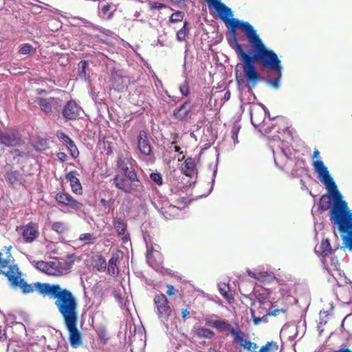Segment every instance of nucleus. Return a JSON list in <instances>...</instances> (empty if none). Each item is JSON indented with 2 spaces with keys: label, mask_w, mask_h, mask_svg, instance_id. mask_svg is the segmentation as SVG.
I'll use <instances>...</instances> for the list:
<instances>
[{
  "label": "nucleus",
  "mask_w": 352,
  "mask_h": 352,
  "mask_svg": "<svg viewBox=\"0 0 352 352\" xmlns=\"http://www.w3.org/2000/svg\"><path fill=\"white\" fill-rule=\"evenodd\" d=\"M10 260L2 259L0 252V274H4L8 279L12 289H20L25 294L37 290L43 296L56 299L55 305L61 315L63 324L78 320V302L73 294L59 285H50L36 282L28 284L22 277L16 265H9Z\"/></svg>",
  "instance_id": "nucleus-1"
},
{
  "label": "nucleus",
  "mask_w": 352,
  "mask_h": 352,
  "mask_svg": "<svg viewBox=\"0 0 352 352\" xmlns=\"http://www.w3.org/2000/svg\"><path fill=\"white\" fill-rule=\"evenodd\" d=\"M314 170L318 175L319 180L325 186L333 201L330 211V220L334 224L342 223L343 221L352 218V212L348 207L346 201L343 200L342 195L338 190L333 178L329 173L327 167L322 160L314 161Z\"/></svg>",
  "instance_id": "nucleus-2"
},
{
  "label": "nucleus",
  "mask_w": 352,
  "mask_h": 352,
  "mask_svg": "<svg viewBox=\"0 0 352 352\" xmlns=\"http://www.w3.org/2000/svg\"><path fill=\"white\" fill-rule=\"evenodd\" d=\"M133 162L129 157L118 158V167L125 177L117 175L113 177V183L118 189L124 192L141 198L146 194V188L133 168Z\"/></svg>",
  "instance_id": "nucleus-3"
},
{
  "label": "nucleus",
  "mask_w": 352,
  "mask_h": 352,
  "mask_svg": "<svg viewBox=\"0 0 352 352\" xmlns=\"http://www.w3.org/2000/svg\"><path fill=\"white\" fill-rule=\"evenodd\" d=\"M269 146L274 155V164L278 168L289 172L290 167L294 165L290 171L292 177H298L303 173L304 162L293 159L294 150L288 142L276 137L270 140Z\"/></svg>",
  "instance_id": "nucleus-4"
},
{
  "label": "nucleus",
  "mask_w": 352,
  "mask_h": 352,
  "mask_svg": "<svg viewBox=\"0 0 352 352\" xmlns=\"http://www.w3.org/2000/svg\"><path fill=\"white\" fill-rule=\"evenodd\" d=\"M206 324L216 329L220 333L229 332L232 337V343L244 349L252 351L256 347V344L249 339V335L241 329L238 323L232 324L226 319H206Z\"/></svg>",
  "instance_id": "nucleus-5"
},
{
  "label": "nucleus",
  "mask_w": 352,
  "mask_h": 352,
  "mask_svg": "<svg viewBox=\"0 0 352 352\" xmlns=\"http://www.w3.org/2000/svg\"><path fill=\"white\" fill-rule=\"evenodd\" d=\"M217 1H219V3L223 6V8L221 7L220 8H218L217 6L208 7L210 8H214L218 13L221 19L225 22L226 26L233 30V39L234 40V38L236 39L235 36V31L236 28L239 27L244 33L248 42H251L252 40L254 39V37H256L258 34L254 27L248 21H240L234 18L230 19V17L233 16L231 8L226 6L221 1V0Z\"/></svg>",
  "instance_id": "nucleus-6"
},
{
  "label": "nucleus",
  "mask_w": 352,
  "mask_h": 352,
  "mask_svg": "<svg viewBox=\"0 0 352 352\" xmlns=\"http://www.w3.org/2000/svg\"><path fill=\"white\" fill-rule=\"evenodd\" d=\"M250 43L254 50L253 58L256 60L272 72L283 70L281 60L277 54L265 46L258 34Z\"/></svg>",
  "instance_id": "nucleus-7"
},
{
  "label": "nucleus",
  "mask_w": 352,
  "mask_h": 352,
  "mask_svg": "<svg viewBox=\"0 0 352 352\" xmlns=\"http://www.w3.org/2000/svg\"><path fill=\"white\" fill-rule=\"evenodd\" d=\"M234 44L236 53L243 62V72L248 82L249 89H252L259 81L263 80V78L258 73L254 65L253 58L243 51L241 45L238 43L237 39L235 38Z\"/></svg>",
  "instance_id": "nucleus-8"
},
{
  "label": "nucleus",
  "mask_w": 352,
  "mask_h": 352,
  "mask_svg": "<svg viewBox=\"0 0 352 352\" xmlns=\"http://www.w3.org/2000/svg\"><path fill=\"white\" fill-rule=\"evenodd\" d=\"M331 280V282L335 281L337 285V288L333 289L336 296L338 298L340 296L347 304L352 302V283L345 276V274H343V276Z\"/></svg>",
  "instance_id": "nucleus-9"
},
{
  "label": "nucleus",
  "mask_w": 352,
  "mask_h": 352,
  "mask_svg": "<svg viewBox=\"0 0 352 352\" xmlns=\"http://www.w3.org/2000/svg\"><path fill=\"white\" fill-rule=\"evenodd\" d=\"M35 102L38 104L41 111L47 116L59 113L63 107L62 100L56 97H37Z\"/></svg>",
  "instance_id": "nucleus-10"
},
{
  "label": "nucleus",
  "mask_w": 352,
  "mask_h": 352,
  "mask_svg": "<svg viewBox=\"0 0 352 352\" xmlns=\"http://www.w3.org/2000/svg\"><path fill=\"white\" fill-rule=\"evenodd\" d=\"M138 148L140 151V158L146 163H153L155 157L152 153L151 146L145 131H140L138 136Z\"/></svg>",
  "instance_id": "nucleus-11"
},
{
  "label": "nucleus",
  "mask_w": 352,
  "mask_h": 352,
  "mask_svg": "<svg viewBox=\"0 0 352 352\" xmlns=\"http://www.w3.org/2000/svg\"><path fill=\"white\" fill-rule=\"evenodd\" d=\"M154 303L160 320L168 329V324L167 321L170 314L171 309L168 305L167 298L163 294H157L154 298Z\"/></svg>",
  "instance_id": "nucleus-12"
},
{
  "label": "nucleus",
  "mask_w": 352,
  "mask_h": 352,
  "mask_svg": "<svg viewBox=\"0 0 352 352\" xmlns=\"http://www.w3.org/2000/svg\"><path fill=\"white\" fill-rule=\"evenodd\" d=\"M32 265L38 270L52 276H57L62 274V270L60 267V263L57 261L45 262L43 261H35L29 258Z\"/></svg>",
  "instance_id": "nucleus-13"
},
{
  "label": "nucleus",
  "mask_w": 352,
  "mask_h": 352,
  "mask_svg": "<svg viewBox=\"0 0 352 352\" xmlns=\"http://www.w3.org/2000/svg\"><path fill=\"white\" fill-rule=\"evenodd\" d=\"M159 246L151 242H146V261L148 264L153 269H158L162 263V255L160 252Z\"/></svg>",
  "instance_id": "nucleus-14"
},
{
  "label": "nucleus",
  "mask_w": 352,
  "mask_h": 352,
  "mask_svg": "<svg viewBox=\"0 0 352 352\" xmlns=\"http://www.w3.org/2000/svg\"><path fill=\"white\" fill-rule=\"evenodd\" d=\"M78 320L64 323V325L69 333V341L72 348H78L82 344V337L81 332L78 329Z\"/></svg>",
  "instance_id": "nucleus-15"
},
{
  "label": "nucleus",
  "mask_w": 352,
  "mask_h": 352,
  "mask_svg": "<svg viewBox=\"0 0 352 352\" xmlns=\"http://www.w3.org/2000/svg\"><path fill=\"white\" fill-rule=\"evenodd\" d=\"M338 248L333 249L328 239L322 240L320 244L316 245L315 253L321 258L323 266L327 265V258L331 256L336 251Z\"/></svg>",
  "instance_id": "nucleus-16"
},
{
  "label": "nucleus",
  "mask_w": 352,
  "mask_h": 352,
  "mask_svg": "<svg viewBox=\"0 0 352 352\" xmlns=\"http://www.w3.org/2000/svg\"><path fill=\"white\" fill-rule=\"evenodd\" d=\"M334 225L338 226L341 233L346 234L342 236L343 244L349 251H352V217L343 221L342 223H336Z\"/></svg>",
  "instance_id": "nucleus-17"
},
{
  "label": "nucleus",
  "mask_w": 352,
  "mask_h": 352,
  "mask_svg": "<svg viewBox=\"0 0 352 352\" xmlns=\"http://www.w3.org/2000/svg\"><path fill=\"white\" fill-rule=\"evenodd\" d=\"M55 200L60 205L69 207L76 211L82 210L83 204L74 199L69 193L58 192L54 197Z\"/></svg>",
  "instance_id": "nucleus-18"
},
{
  "label": "nucleus",
  "mask_w": 352,
  "mask_h": 352,
  "mask_svg": "<svg viewBox=\"0 0 352 352\" xmlns=\"http://www.w3.org/2000/svg\"><path fill=\"white\" fill-rule=\"evenodd\" d=\"M21 137L18 131L10 129L0 131V144L6 146H16L20 144Z\"/></svg>",
  "instance_id": "nucleus-19"
},
{
  "label": "nucleus",
  "mask_w": 352,
  "mask_h": 352,
  "mask_svg": "<svg viewBox=\"0 0 352 352\" xmlns=\"http://www.w3.org/2000/svg\"><path fill=\"white\" fill-rule=\"evenodd\" d=\"M111 82L113 89L119 91H122L127 86L126 76L124 72L120 69L111 70Z\"/></svg>",
  "instance_id": "nucleus-20"
},
{
  "label": "nucleus",
  "mask_w": 352,
  "mask_h": 352,
  "mask_svg": "<svg viewBox=\"0 0 352 352\" xmlns=\"http://www.w3.org/2000/svg\"><path fill=\"white\" fill-rule=\"evenodd\" d=\"M81 107L74 100L68 101L64 106L62 114L65 119L70 120L76 119L82 111Z\"/></svg>",
  "instance_id": "nucleus-21"
},
{
  "label": "nucleus",
  "mask_w": 352,
  "mask_h": 352,
  "mask_svg": "<svg viewBox=\"0 0 352 352\" xmlns=\"http://www.w3.org/2000/svg\"><path fill=\"white\" fill-rule=\"evenodd\" d=\"M45 338L41 336L38 340V342H31L25 347V349H13L12 344L8 346V350L12 352H43L45 344Z\"/></svg>",
  "instance_id": "nucleus-22"
},
{
  "label": "nucleus",
  "mask_w": 352,
  "mask_h": 352,
  "mask_svg": "<svg viewBox=\"0 0 352 352\" xmlns=\"http://www.w3.org/2000/svg\"><path fill=\"white\" fill-rule=\"evenodd\" d=\"M340 263L336 257H331L330 261H327V265L324 266V268L331 276V278H328V281L331 282L332 279L338 278L343 276L344 274L339 269Z\"/></svg>",
  "instance_id": "nucleus-23"
},
{
  "label": "nucleus",
  "mask_w": 352,
  "mask_h": 352,
  "mask_svg": "<svg viewBox=\"0 0 352 352\" xmlns=\"http://www.w3.org/2000/svg\"><path fill=\"white\" fill-rule=\"evenodd\" d=\"M114 228L118 235L122 239L124 243H126L129 240V235L127 232V223L124 219L122 217H115L113 221Z\"/></svg>",
  "instance_id": "nucleus-24"
},
{
  "label": "nucleus",
  "mask_w": 352,
  "mask_h": 352,
  "mask_svg": "<svg viewBox=\"0 0 352 352\" xmlns=\"http://www.w3.org/2000/svg\"><path fill=\"white\" fill-rule=\"evenodd\" d=\"M56 136L57 138L64 144L69 149L71 155L73 157H77L79 155V151L76 146L74 142L65 133L61 131H56Z\"/></svg>",
  "instance_id": "nucleus-25"
},
{
  "label": "nucleus",
  "mask_w": 352,
  "mask_h": 352,
  "mask_svg": "<svg viewBox=\"0 0 352 352\" xmlns=\"http://www.w3.org/2000/svg\"><path fill=\"white\" fill-rule=\"evenodd\" d=\"M77 175V171L72 170L66 175V179L70 182L73 192L77 195H80L82 193V186Z\"/></svg>",
  "instance_id": "nucleus-26"
},
{
  "label": "nucleus",
  "mask_w": 352,
  "mask_h": 352,
  "mask_svg": "<svg viewBox=\"0 0 352 352\" xmlns=\"http://www.w3.org/2000/svg\"><path fill=\"white\" fill-rule=\"evenodd\" d=\"M191 109L190 102L186 101L180 107L173 111V116L176 119L183 120L187 118Z\"/></svg>",
  "instance_id": "nucleus-27"
},
{
  "label": "nucleus",
  "mask_w": 352,
  "mask_h": 352,
  "mask_svg": "<svg viewBox=\"0 0 352 352\" xmlns=\"http://www.w3.org/2000/svg\"><path fill=\"white\" fill-rule=\"evenodd\" d=\"M38 234L37 229L32 224H28L23 230V237L25 242L30 243L38 236Z\"/></svg>",
  "instance_id": "nucleus-28"
},
{
  "label": "nucleus",
  "mask_w": 352,
  "mask_h": 352,
  "mask_svg": "<svg viewBox=\"0 0 352 352\" xmlns=\"http://www.w3.org/2000/svg\"><path fill=\"white\" fill-rule=\"evenodd\" d=\"M196 164L195 160L188 157L187 158L182 165V172L184 175L188 177H192L196 174Z\"/></svg>",
  "instance_id": "nucleus-29"
},
{
  "label": "nucleus",
  "mask_w": 352,
  "mask_h": 352,
  "mask_svg": "<svg viewBox=\"0 0 352 352\" xmlns=\"http://www.w3.org/2000/svg\"><path fill=\"white\" fill-rule=\"evenodd\" d=\"M115 10L113 6L109 4L101 5L99 8V15L104 19H109Z\"/></svg>",
  "instance_id": "nucleus-30"
},
{
  "label": "nucleus",
  "mask_w": 352,
  "mask_h": 352,
  "mask_svg": "<svg viewBox=\"0 0 352 352\" xmlns=\"http://www.w3.org/2000/svg\"><path fill=\"white\" fill-rule=\"evenodd\" d=\"M182 76L184 78V81L182 84H181L179 85V91L184 96H188L189 94V86H188V76H187V73H186V61L184 62V71H183Z\"/></svg>",
  "instance_id": "nucleus-31"
},
{
  "label": "nucleus",
  "mask_w": 352,
  "mask_h": 352,
  "mask_svg": "<svg viewBox=\"0 0 352 352\" xmlns=\"http://www.w3.org/2000/svg\"><path fill=\"white\" fill-rule=\"evenodd\" d=\"M51 228L58 234H64L69 230V226L66 222L56 221L52 224Z\"/></svg>",
  "instance_id": "nucleus-32"
},
{
  "label": "nucleus",
  "mask_w": 352,
  "mask_h": 352,
  "mask_svg": "<svg viewBox=\"0 0 352 352\" xmlns=\"http://www.w3.org/2000/svg\"><path fill=\"white\" fill-rule=\"evenodd\" d=\"M277 76L276 78L272 79H267L266 80L267 85L272 87L273 88L278 89L280 86V80L282 78V70L280 72H274Z\"/></svg>",
  "instance_id": "nucleus-33"
},
{
  "label": "nucleus",
  "mask_w": 352,
  "mask_h": 352,
  "mask_svg": "<svg viewBox=\"0 0 352 352\" xmlns=\"http://www.w3.org/2000/svg\"><path fill=\"white\" fill-rule=\"evenodd\" d=\"M341 327L352 337V315H348L344 318Z\"/></svg>",
  "instance_id": "nucleus-34"
},
{
  "label": "nucleus",
  "mask_w": 352,
  "mask_h": 352,
  "mask_svg": "<svg viewBox=\"0 0 352 352\" xmlns=\"http://www.w3.org/2000/svg\"><path fill=\"white\" fill-rule=\"evenodd\" d=\"M117 256H112L109 261L108 263V272L112 276H116L118 274V269L117 267Z\"/></svg>",
  "instance_id": "nucleus-35"
},
{
  "label": "nucleus",
  "mask_w": 352,
  "mask_h": 352,
  "mask_svg": "<svg viewBox=\"0 0 352 352\" xmlns=\"http://www.w3.org/2000/svg\"><path fill=\"white\" fill-rule=\"evenodd\" d=\"M296 332H297V327L296 326H294V325L285 326V325L282 328L280 333L281 334L288 333V334H289V338L290 339L294 340L297 336Z\"/></svg>",
  "instance_id": "nucleus-36"
},
{
  "label": "nucleus",
  "mask_w": 352,
  "mask_h": 352,
  "mask_svg": "<svg viewBox=\"0 0 352 352\" xmlns=\"http://www.w3.org/2000/svg\"><path fill=\"white\" fill-rule=\"evenodd\" d=\"M197 334L200 338L211 339L214 336V332L209 329L201 327L197 329Z\"/></svg>",
  "instance_id": "nucleus-37"
},
{
  "label": "nucleus",
  "mask_w": 352,
  "mask_h": 352,
  "mask_svg": "<svg viewBox=\"0 0 352 352\" xmlns=\"http://www.w3.org/2000/svg\"><path fill=\"white\" fill-rule=\"evenodd\" d=\"M188 22L185 21L183 27L177 32V39L182 42L186 40V37L188 33Z\"/></svg>",
  "instance_id": "nucleus-38"
},
{
  "label": "nucleus",
  "mask_w": 352,
  "mask_h": 352,
  "mask_svg": "<svg viewBox=\"0 0 352 352\" xmlns=\"http://www.w3.org/2000/svg\"><path fill=\"white\" fill-rule=\"evenodd\" d=\"M96 239V237L91 233L81 234L79 236V241L83 242L84 245L94 243Z\"/></svg>",
  "instance_id": "nucleus-39"
},
{
  "label": "nucleus",
  "mask_w": 352,
  "mask_h": 352,
  "mask_svg": "<svg viewBox=\"0 0 352 352\" xmlns=\"http://www.w3.org/2000/svg\"><path fill=\"white\" fill-rule=\"evenodd\" d=\"M218 289L220 294L226 299H230V296L228 292L230 290L229 285L225 283H220L218 284Z\"/></svg>",
  "instance_id": "nucleus-40"
},
{
  "label": "nucleus",
  "mask_w": 352,
  "mask_h": 352,
  "mask_svg": "<svg viewBox=\"0 0 352 352\" xmlns=\"http://www.w3.org/2000/svg\"><path fill=\"white\" fill-rule=\"evenodd\" d=\"M8 179L12 184H17L18 182L21 183L22 176L19 173V172L13 171V172L8 173Z\"/></svg>",
  "instance_id": "nucleus-41"
},
{
  "label": "nucleus",
  "mask_w": 352,
  "mask_h": 352,
  "mask_svg": "<svg viewBox=\"0 0 352 352\" xmlns=\"http://www.w3.org/2000/svg\"><path fill=\"white\" fill-rule=\"evenodd\" d=\"M150 178L152 182L157 186H162L164 184L162 175L158 172L151 173L150 174Z\"/></svg>",
  "instance_id": "nucleus-42"
},
{
  "label": "nucleus",
  "mask_w": 352,
  "mask_h": 352,
  "mask_svg": "<svg viewBox=\"0 0 352 352\" xmlns=\"http://www.w3.org/2000/svg\"><path fill=\"white\" fill-rule=\"evenodd\" d=\"M330 208V201L329 197L322 196L319 202V209L322 211H325Z\"/></svg>",
  "instance_id": "nucleus-43"
},
{
  "label": "nucleus",
  "mask_w": 352,
  "mask_h": 352,
  "mask_svg": "<svg viewBox=\"0 0 352 352\" xmlns=\"http://www.w3.org/2000/svg\"><path fill=\"white\" fill-rule=\"evenodd\" d=\"M184 14L183 12L177 11L171 14L169 21L173 23H177L182 21L184 19Z\"/></svg>",
  "instance_id": "nucleus-44"
},
{
  "label": "nucleus",
  "mask_w": 352,
  "mask_h": 352,
  "mask_svg": "<svg viewBox=\"0 0 352 352\" xmlns=\"http://www.w3.org/2000/svg\"><path fill=\"white\" fill-rule=\"evenodd\" d=\"M261 117L259 118L257 116V113H255L254 115L251 113V122L256 127L262 124L265 120V118L263 116V113L261 112Z\"/></svg>",
  "instance_id": "nucleus-45"
},
{
  "label": "nucleus",
  "mask_w": 352,
  "mask_h": 352,
  "mask_svg": "<svg viewBox=\"0 0 352 352\" xmlns=\"http://www.w3.org/2000/svg\"><path fill=\"white\" fill-rule=\"evenodd\" d=\"M80 71L79 72V76L81 78H87V73H86V69L88 65V63L87 60H81L78 64Z\"/></svg>",
  "instance_id": "nucleus-46"
},
{
  "label": "nucleus",
  "mask_w": 352,
  "mask_h": 352,
  "mask_svg": "<svg viewBox=\"0 0 352 352\" xmlns=\"http://www.w3.org/2000/svg\"><path fill=\"white\" fill-rule=\"evenodd\" d=\"M155 208L159 210L161 213L164 214L166 212V206H168V203L166 201L165 203L162 204V206H160V204L158 200H154L153 202Z\"/></svg>",
  "instance_id": "nucleus-47"
},
{
  "label": "nucleus",
  "mask_w": 352,
  "mask_h": 352,
  "mask_svg": "<svg viewBox=\"0 0 352 352\" xmlns=\"http://www.w3.org/2000/svg\"><path fill=\"white\" fill-rule=\"evenodd\" d=\"M33 47L30 44L25 43L21 47L19 53L23 55H26L30 53Z\"/></svg>",
  "instance_id": "nucleus-48"
},
{
  "label": "nucleus",
  "mask_w": 352,
  "mask_h": 352,
  "mask_svg": "<svg viewBox=\"0 0 352 352\" xmlns=\"http://www.w3.org/2000/svg\"><path fill=\"white\" fill-rule=\"evenodd\" d=\"M241 129V125L239 122H236L233 124L232 129H231V133L232 135H238L239 131Z\"/></svg>",
  "instance_id": "nucleus-49"
},
{
  "label": "nucleus",
  "mask_w": 352,
  "mask_h": 352,
  "mask_svg": "<svg viewBox=\"0 0 352 352\" xmlns=\"http://www.w3.org/2000/svg\"><path fill=\"white\" fill-rule=\"evenodd\" d=\"M167 6L165 4L158 3V2H154L151 3V8L153 10H160L162 8H165Z\"/></svg>",
  "instance_id": "nucleus-50"
},
{
  "label": "nucleus",
  "mask_w": 352,
  "mask_h": 352,
  "mask_svg": "<svg viewBox=\"0 0 352 352\" xmlns=\"http://www.w3.org/2000/svg\"><path fill=\"white\" fill-rule=\"evenodd\" d=\"M208 6H217L218 8H220L221 7L223 8V6L221 4L219 3V1L217 0H205Z\"/></svg>",
  "instance_id": "nucleus-51"
},
{
  "label": "nucleus",
  "mask_w": 352,
  "mask_h": 352,
  "mask_svg": "<svg viewBox=\"0 0 352 352\" xmlns=\"http://www.w3.org/2000/svg\"><path fill=\"white\" fill-rule=\"evenodd\" d=\"M167 288H168V289L166 291V294L170 296L175 294V292L177 291L175 289V287L171 285H168Z\"/></svg>",
  "instance_id": "nucleus-52"
},
{
  "label": "nucleus",
  "mask_w": 352,
  "mask_h": 352,
  "mask_svg": "<svg viewBox=\"0 0 352 352\" xmlns=\"http://www.w3.org/2000/svg\"><path fill=\"white\" fill-rule=\"evenodd\" d=\"M98 337L101 340L105 341L107 340L106 338V332L104 330H101L98 332Z\"/></svg>",
  "instance_id": "nucleus-53"
},
{
  "label": "nucleus",
  "mask_w": 352,
  "mask_h": 352,
  "mask_svg": "<svg viewBox=\"0 0 352 352\" xmlns=\"http://www.w3.org/2000/svg\"><path fill=\"white\" fill-rule=\"evenodd\" d=\"M182 319L184 320H186V318L188 317L190 312L187 309H184L182 311Z\"/></svg>",
  "instance_id": "nucleus-54"
},
{
  "label": "nucleus",
  "mask_w": 352,
  "mask_h": 352,
  "mask_svg": "<svg viewBox=\"0 0 352 352\" xmlns=\"http://www.w3.org/2000/svg\"><path fill=\"white\" fill-rule=\"evenodd\" d=\"M170 2L175 5L177 6L179 8L182 7V4L184 3V0H170Z\"/></svg>",
  "instance_id": "nucleus-55"
},
{
  "label": "nucleus",
  "mask_w": 352,
  "mask_h": 352,
  "mask_svg": "<svg viewBox=\"0 0 352 352\" xmlns=\"http://www.w3.org/2000/svg\"><path fill=\"white\" fill-rule=\"evenodd\" d=\"M100 204H101V205H102V206L106 207V206H107L109 205V204L110 202L113 203V200H112V199H110V200H106V199H101L100 200Z\"/></svg>",
  "instance_id": "nucleus-56"
},
{
  "label": "nucleus",
  "mask_w": 352,
  "mask_h": 352,
  "mask_svg": "<svg viewBox=\"0 0 352 352\" xmlns=\"http://www.w3.org/2000/svg\"><path fill=\"white\" fill-rule=\"evenodd\" d=\"M58 157L62 162H63L66 160L67 155L61 152L58 153Z\"/></svg>",
  "instance_id": "nucleus-57"
},
{
  "label": "nucleus",
  "mask_w": 352,
  "mask_h": 352,
  "mask_svg": "<svg viewBox=\"0 0 352 352\" xmlns=\"http://www.w3.org/2000/svg\"><path fill=\"white\" fill-rule=\"evenodd\" d=\"M259 105L263 108V111H264V116H266L267 115L268 116L269 118H270V112L267 109V108L263 104L260 103Z\"/></svg>",
  "instance_id": "nucleus-58"
},
{
  "label": "nucleus",
  "mask_w": 352,
  "mask_h": 352,
  "mask_svg": "<svg viewBox=\"0 0 352 352\" xmlns=\"http://www.w3.org/2000/svg\"><path fill=\"white\" fill-rule=\"evenodd\" d=\"M264 318H260V317H254L253 316V322H254V324H256V325H258V324H260L261 322V321L263 320Z\"/></svg>",
  "instance_id": "nucleus-59"
},
{
  "label": "nucleus",
  "mask_w": 352,
  "mask_h": 352,
  "mask_svg": "<svg viewBox=\"0 0 352 352\" xmlns=\"http://www.w3.org/2000/svg\"><path fill=\"white\" fill-rule=\"evenodd\" d=\"M239 67V65H237L236 67V81L238 83H240L241 82H243V78H240L238 74H237V72H238V67Z\"/></svg>",
  "instance_id": "nucleus-60"
},
{
  "label": "nucleus",
  "mask_w": 352,
  "mask_h": 352,
  "mask_svg": "<svg viewBox=\"0 0 352 352\" xmlns=\"http://www.w3.org/2000/svg\"><path fill=\"white\" fill-rule=\"evenodd\" d=\"M258 299L261 304H264L265 302V298L262 295H258Z\"/></svg>",
  "instance_id": "nucleus-61"
},
{
  "label": "nucleus",
  "mask_w": 352,
  "mask_h": 352,
  "mask_svg": "<svg viewBox=\"0 0 352 352\" xmlns=\"http://www.w3.org/2000/svg\"><path fill=\"white\" fill-rule=\"evenodd\" d=\"M232 139L233 140L234 144H236L239 142L238 135H232Z\"/></svg>",
  "instance_id": "nucleus-62"
},
{
  "label": "nucleus",
  "mask_w": 352,
  "mask_h": 352,
  "mask_svg": "<svg viewBox=\"0 0 352 352\" xmlns=\"http://www.w3.org/2000/svg\"><path fill=\"white\" fill-rule=\"evenodd\" d=\"M230 98V92L229 91H226L224 94V99L226 100H228Z\"/></svg>",
  "instance_id": "nucleus-63"
},
{
  "label": "nucleus",
  "mask_w": 352,
  "mask_h": 352,
  "mask_svg": "<svg viewBox=\"0 0 352 352\" xmlns=\"http://www.w3.org/2000/svg\"><path fill=\"white\" fill-rule=\"evenodd\" d=\"M336 352H351L349 349H340V350L336 351Z\"/></svg>",
  "instance_id": "nucleus-64"
}]
</instances>
